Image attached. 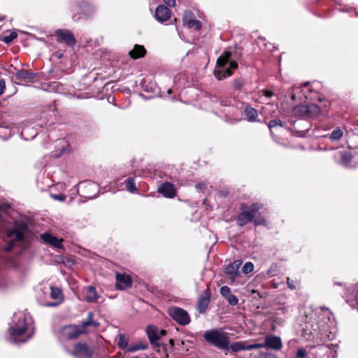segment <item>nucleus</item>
I'll list each match as a JSON object with an SVG mask.
<instances>
[{
	"label": "nucleus",
	"mask_w": 358,
	"mask_h": 358,
	"mask_svg": "<svg viewBox=\"0 0 358 358\" xmlns=\"http://www.w3.org/2000/svg\"><path fill=\"white\" fill-rule=\"evenodd\" d=\"M8 332V341L10 343L18 344L29 340L34 334L33 322L30 315L23 312L15 313Z\"/></svg>",
	"instance_id": "f257e3e1"
},
{
	"label": "nucleus",
	"mask_w": 358,
	"mask_h": 358,
	"mask_svg": "<svg viewBox=\"0 0 358 358\" xmlns=\"http://www.w3.org/2000/svg\"><path fill=\"white\" fill-rule=\"evenodd\" d=\"M315 338L324 341V338L334 339L338 331L334 317L329 308H318L315 310Z\"/></svg>",
	"instance_id": "f03ea898"
},
{
	"label": "nucleus",
	"mask_w": 358,
	"mask_h": 358,
	"mask_svg": "<svg viewBox=\"0 0 358 358\" xmlns=\"http://www.w3.org/2000/svg\"><path fill=\"white\" fill-rule=\"evenodd\" d=\"M94 314L92 312L88 313L87 318L80 325H69L64 327L62 329V334L68 338H76L78 336L84 334H88L92 330L96 329L99 323L93 320Z\"/></svg>",
	"instance_id": "7ed1b4c3"
},
{
	"label": "nucleus",
	"mask_w": 358,
	"mask_h": 358,
	"mask_svg": "<svg viewBox=\"0 0 358 358\" xmlns=\"http://www.w3.org/2000/svg\"><path fill=\"white\" fill-rule=\"evenodd\" d=\"M319 341L315 338V358H336L338 345L334 339L324 338Z\"/></svg>",
	"instance_id": "20e7f679"
},
{
	"label": "nucleus",
	"mask_w": 358,
	"mask_h": 358,
	"mask_svg": "<svg viewBox=\"0 0 358 358\" xmlns=\"http://www.w3.org/2000/svg\"><path fill=\"white\" fill-rule=\"evenodd\" d=\"M229 57L230 54L225 52L217 60L214 74L218 80L230 76L232 74V71L238 66L235 62L229 61Z\"/></svg>",
	"instance_id": "39448f33"
},
{
	"label": "nucleus",
	"mask_w": 358,
	"mask_h": 358,
	"mask_svg": "<svg viewBox=\"0 0 358 358\" xmlns=\"http://www.w3.org/2000/svg\"><path fill=\"white\" fill-rule=\"evenodd\" d=\"M203 338L206 342L219 349H229V341L228 334L223 332L222 329L207 331L203 334Z\"/></svg>",
	"instance_id": "423d86ee"
},
{
	"label": "nucleus",
	"mask_w": 358,
	"mask_h": 358,
	"mask_svg": "<svg viewBox=\"0 0 358 358\" xmlns=\"http://www.w3.org/2000/svg\"><path fill=\"white\" fill-rule=\"evenodd\" d=\"M27 229L24 224H20L15 226L12 229L8 230V245L5 247V250L7 252L12 250L15 241H22Z\"/></svg>",
	"instance_id": "0eeeda50"
},
{
	"label": "nucleus",
	"mask_w": 358,
	"mask_h": 358,
	"mask_svg": "<svg viewBox=\"0 0 358 358\" xmlns=\"http://www.w3.org/2000/svg\"><path fill=\"white\" fill-rule=\"evenodd\" d=\"M170 317L181 325H187L190 322V317L188 313L178 307H171L168 310Z\"/></svg>",
	"instance_id": "6e6552de"
},
{
	"label": "nucleus",
	"mask_w": 358,
	"mask_h": 358,
	"mask_svg": "<svg viewBox=\"0 0 358 358\" xmlns=\"http://www.w3.org/2000/svg\"><path fill=\"white\" fill-rule=\"evenodd\" d=\"M262 208L258 203L252 204L250 210H243L238 217V223L240 226H243L246 223L252 221L255 217L256 213Z\"/></svg>",
	"instance_id": "1a4fd4ad"
},
{
	"label": "nucleus",
	"mask_w": 358,
	"mask_h": 358,
	"mask_svg": "<svg viewBox=\"0 0 358 358\" xmlns=\"http://www.w3.org/2000/svg\"><path fill=\"white\" fill-rule=\"evenodd\" d=\"M340 164L347 168H355L358 165V155L352 151L341 152Z\"/></svg>",
	"instance_id": "9d476101"
},
{
	"label": "nucleus",
	"mask_w": 358,
	"mask_h": 358,
	"mask_svg": "<svg viewBox=\"0 0 358 358\" xmlns=\"http://www.w3.org/2000/svg\"><path fill=\"white\" fill-rule=\"evenodd\" d=\"M330 106L329 100L317 96V102H315V118L320 116L326 117Z\"/></svg>",
	"instance_id": "9b49d317"
},
{
	"label": "nucleus",
	"mask_w": 358,
	"mask_h": 358,
	"mask_svg": "<svg viewBox=\"0 0 358 358\" xmlns=\"http://www.w3.org/2000/svg\"><path fill=\"white\" fill-rule=\"evenodd\" d=\"M56 36L59 42L65 43L68 46H73L76 43L73 34L69 30H57Z\"/></svg>",
	"instance_id": "f8f14e48"
},
{
	"label": "nucleus",
	"mask_w": 358,
	"mask_h": 358,
	"mask_svg": "<svg viewBox=\"0 0 358 358\" xmlns=\"http://www.w3.org/2000/svg\"><path fill=\"white\" fill-rule=\"evenodd\" d=\"M146 332L150 343L153 345L157 343V341L166 333L165 330L159 329L155 326H148Z\"/></svg>",
	"instance_id": "ddd939ff"
},
{
	"label": "nucleus",
	"mask_w": 358,
	"mask_h": 358,
	"mask_svg": "<svg viewBox=\"0 0 358 358\" xmlns=\"http://www.w3.org/2000/svg\"><path fill=\"white\" fill-rule=\"evenodd\" d=\"M131 286V280L129 275L125 274L117 273L116 275V288L118 289H125Z\"/></svg>",
	"instance_id": "4468645a"
},
{
	"label": "nucleus",
	"mask_w": 358,
	"mask_h": 358,
	"mask_svg": "<svg viewBox=\"0 0 358 358\" xmlns=\"http://www.w3.org/2000/svg\"><path fill=\"white\" fill-rule=\"evenodd\" d=\"M170 17L171 12L167 7L163 5H159L157 6L155 10V17L159 22H165L168 20Z\"/></svg>",
	"instance_id": "2eb2a0df"
},
{
	"label": "nucleus",
	"mask_w": 358,
	"mask_h": 358,
	"mask_svg": "<svg viewBox=\"0 0 358 358\" xmlns=\"http://www.w3.org/2000/svg\"><path fill=\"white\" fill-rule=\"evenodd\" d=\"M264 345V348L280 350L282 348V342L279 337L268 336L266 337Z\"/></svg>",
	"instance_id": "dca6fc26"
},
{
	"label": "nucleus",
	"mask_w": 358,
	"mask_h": 358,
	"mask_svg": "<svg viewBox=\"0 0 358 358\" xmlns=\"http://www.w3.org/2000/svg\"><path fill=\"white\" fill-rule=\"evenodd\" d=\"M158 191L168 198H173L176 194L173 185L170 182H165L161 185L158 188Z\"/></svg>",
	"instance_id": "f3484780"
},
{
	"label": "nucleus",
	"mask_w": 358,
	"mask_h": 358,
	"mask_svg": "<svg viewBox=\"0 0 358 358\" xmlns=\"http://www.w3.org/2000/svg\"><path fill=\"white\" fill-rule=\"evenodd\" d=\"M242 264L241 260H236L231 263L225 269L226 273L230 275V278L234 281L238 275V269Z\"/></svg>",
	"instance_id": "a211bd4d"
},
{
	"label": "nucleus",
	"mask_w": 358,
	"mask_h": 358,
	"mask_svg": "<svg viewBox=\"0 0 358 358\" xmlns=\"http://www.w3.org/2000/svg\"><path fill=\"white\" fill-rule=\"evenodd\" d=\"M74 354L78 357H90L92 352L85 344L78 343L75 345Z\"/></svg>",
	"instance_id": "6ab92c4d"
},
{
	"label": "nucleus",
	"mask_w": 358,
	"mask_h": 358,
	"mask_svg": "<svg viewBox=\"0 0 358 358\" xmlns=\"http://www.w3.org/2000/svg\"><path fill=\"white\" fill-rule=\"evenodd\" d=\"M41 238L46 243H48L55 248H61L62 247V240L52 236L49 233H43L41 235Z\"/></svg>",
	"instance_id": "aec40b11"
},
{
	"label": "nucleus",
	"mask_w": 358,
	"mask_h": 358,
	"mask_svg": "<svg viewBox=\"0 0 358 358\" xmlns=\"http://www.w3.org/2000/svg\"><path fill=\"white\" fill-rule=\"evenodd\" d=\"M36 76V74L34 73H31L27 71V70H19L15 73V79L19 80H22L25 82H31L32 81Z\"/></svg>",
	"instance_id": "412c9836"
},
{
	"label": "nucleus",
	"mask_w": 358,
	"mask_h": 358,
	"mask_svg": "<svg viewBox=\"0 0 358 358\" xmlns=\"http://www.w3.org/2000/svg\"><path fill=\"white\" fill-rule=\"evenodd\" d=\"M146 53V50L143 45H135L133 50L129 51V55L134 59L143 57Z\"/></svg>",
	"instance_id": "4be33fe9"
},
{
	"label": "nucleus",
	"mask_w": 358,
	"mask_h": 358,
	"mask_svg": "<svg viewBox=\"0 0 358 358\" xmlns=\"http://www.w3.org/2000/svg\"><path fill=\"white\" fill-rule=\"evenodd\" d=\"M244 113L246 116L247 120L249 122L257 121L258 117V112L254 108H252L249 106H245L244 108Z\"/></svg>",
	"instance_id": "5701e85b"
},
{
	"label": "nucleus",
	"mask_w": 358,
	"mask_h": 358,
	"mask_svg": "<svg viewBox=\"0 0 358 358\" xmlns=\"http://www.w3.org/2000/svg\"><path fill=\"white\" fill-rule=\"evenodd\" d=\"M85 300L88 302H94L98 299V294L93 286H89L85 292Z\"/></svg>",
	"instance_id": "b1692460"
},
{
	"label": "nucleus",
	"mask_w": 358,
	"mask_h": 358,
	"mask_svg": "<svg viewBox=\"0 0 358 358\" xmlns=\"http://www.w3.org/2000/svg\"><path fill=\"white\" fill-rule=\"evenodd\" d=\"M210 298L208 296H201L199 298L197 308L200 313H204L209 304Z\"/></svg>",
	"instance_id": "393cba45"
},
{
	"label": "nucleus",
	"mask_w": 358,
	"mask_h": 358,
	"mask_svg": "<svg viewBox=\"0 0 358 358\" xmlns=\"http://www.w3.org/2000/svg\"><path fill=\"white\" fill-rule=\"evenodd\" d=\"M343 135V131L340 128L334 129L329 135V138L332 141H339Z\"/></svg>",
	"instance_id": "a878e982"
},
{
	"label": "nucleus",
	"mask_w": 358,
	"mask_h": 358,
	"mask_svg": "<svg viewBox=\"0 0 358 358\" xmlns=\"http://www.w3.org/2000/svg\"><path fill=\"white\" fill-rule=\"evenodd\" d=\"M50 290V296L52 299L59 301L62 300V292L59 288L51 286Z\"/></svg>",
	"instance_id": "bb28decb"
},
{
	"label": "nucleus",
	"mask_w": 358,
	"mask_h": 358,
	"mask_svg": "<svg viewBox=\"0 0 358 358\" xmlns=\"http://www.w3.org/2000/svg\"><path fill=\"white\" fill-rule=\"evenodd\" d=\"M147 348L148 345L146 344L138 343L129 346L127 349V352H134L140 350H145Z\"/></svg>",
	"instance_id": "cd10ccee"
},
{
	"label": "nucleus",
	"mask_w": 358,
	"mask_h": 358,
	"mask_svg": "<svg viewBox=\"0 0 358 358\" xmlns=\"http://www.w3.org/2000/svg\"><path fill=\"white\" fill-rule=\"evenodd\" d=\"M126 189L127 191L131 193H134L137 190L134 180L133 178H129L126 180Z\"/></svg>",
	"instance_id": "c85d7f7f"
},
{
	"label": "nucleus",
	"mask_w": 358,
	"mask_h": 358,
	"mask_svg": "<svg viewBox=\"0 0 358 358\" xmlns=\"http://www.w3.org/2000/svg\"><path fill=\"white\" fill-rule=\"evenodd\" d=\"M117 345L121 349H126L128 345V338L123 334H120L117 340Z\"/></svg>",
	"instance_id": "c756f323"
},
{
	"label": "nucleus",
	"mask_w": 358,
	"mask_h": 358,
	"mask_svg": "<svg viewBox=\"0 0 358 358\" xmlns=\"http://www.w3.org/2000/svg\"><path fill=\"white\" fill-rule=\"evenodd\" d=\"M187 27L194 30H199L201 27V23L200 21L193 19L190 22H187Z\"/></svg>",
	"instance_id": "7c9ffc66"
},
{
	"label": "nucleus",
	"mask_w": 358,
	"mask_h": 358,
	"mask_svg": "<svg viewBox=\"0 0 358 358\" xmlns=\"http://www.w3.org/2000/svg\"><path fill=\"white\" fill-rule=\"evenodd\" d=\"M309 112V108L307 106H300L294 108V113L296 115H304Z\"/></svg>",
	"instance_id": "2f4dec72"
},
{
	"label": "nucleus",
	"mask_w": 358,
	"mask_h": 358,
	"mask_svg": "<svg viewBox=\"0 0 358 358\" xmlns=\"http://www.w3.org/2000/svg\"><path fill=\"white\" fill-rule=\"evenodd\" d=\"M233 352H237L244 350V343L236 342L233 343L229 346Z\"/></svg>",
	"instance_id": "473e14b6"
},
{
	"label": "nucleus",
	"mask_w": 358,
	"mask_h": 358,
	"mask_svg": "<svg viewBox=\"0 0 358 358\" xmlns=\"http://www.w3.org/2000/svg\"><path fill=\"white\" fill-rule=\"evenodd\" d=\"M268 127L270 129L271 133L272 134L273 128L279 126L280 127H282V122L280 120H272L268 123Z\"/></svg>",
	"instance_id": "72a5a7b5"
},
{
	"label": "nucleus",
	"mask_w": 358,
	"mask_h": 358,
	"mask_svg": "<svg viewBox=\"0 0 358 358\" xmlns=\"http://www.w3.org/2000/svg\"><path fill=\"white\" fill-rule=\"evenodd\" d=\"M253 269H254L253 264L251 262H246L244 264V266L242 268V271H243V273L248 274V273H250L251 271H252Z\"/></svg>",
	"instance_id": "f704fd0d"
},
{
	"label": "nucleus",
	"mask_w": 358,
	"mask_h": 358,
	"mask_svg": "<svg viewBox=\"0 0 358 358\" xmlns=\"http://www.w3.org/2000/svg\"><path fill=\"white\" fill-rule=\"evenodd\" d=\"M192 13L190 11L186 10L185 11L182 17L183 24L187 26V22H190L192 18Z\"/></svg>",
	"instance_id": "c9c22d12"
},
{
	"label": "nucleus",
	"mask_w": 358,
	"mask_h": 358,
	"mask_svg": "<svg viewBox=\"0 0 358 358\" xmlns=\"http://www.w3.org/2000/svg\"><path fill=\"white\" fill-rule=\"evenodd\" d=\"M227 299L228 303L231 306H236L238 303V299L235 295L230 294L227 296Z\"/></svg>",
	"instance_id": "e433bc0d"
},
{
	"label": "nucleus",
	"mask_w": 358,
	"mask_h": 358,
	"mask_svg": "<svg viewBox=\"0 0 358 358\" xmlns=\"http://www.w3.org/2000/svg\"><path fill=\"white\" fill-rule=\"evenodd\" d=\"M230 292H231V289L229 287L227 286H222L221 288H220V294L227 298V296L229 295H230Z\"/></svg>",
	"instance_id": "4c0bfd02"
},
{
	"label": "nucleus",
	"mask_w": 358,
	"mask_h": 358,
	"mask_svg": "<svg viewBox=\"0 0 358 358\" xmlns=\"http://www.w3.org/2000/svg\"><path fill=\"white\" fill-rule=\"evenodd\" d=\"M17 36V34L16 32H12L9 36H7L4 38V42L6 43H9L12 42L15 38H16Z\"/></svg>",
	"instance_id": "58836bf2"
},
{
	"label": "nucleus",
	"mask_w": 358,
	"mask_h": 358,
	"mask_svg": "<svg viewBox=\"0 0 358 358\" xmlns=\"http://www.w3.org/2000/svg\"><path fill=\"white\" fill-rule=\"evenodd\" d=\"M84 187L89 190H96L97 189L96 184L92 182H85L84 184Z\"/></svg>",
	"instance_id": "ea45409f"
},
{
	"label": "nucleus",
	"mask_w": 358,
	"mask_h": 358,
	"mask_svg": "<svg viewBox=\"0 0 358 358\" xmlns=\"http://www.w3.org/2000/svg\"><path fill=\"white\" fill-rule=\"evenodd\" d=\"M287 286L290 289L293 290V289H296V285H294V282L293 280H292L289 278H287Z\"/></svg>",
	"instance_id": "a19ab883"
},
{
	"label": "nucleus",
	"mask_w": 358,
	"mask_h": 358,
	"mask_svg": "<svg viewBox=\"0 0 358 358\" xmlns=\"http://www.w3.org/2000/svg\"><path fill=\"white\" fill-rule=\"evenodd\" d=\"M52 197L56 200H59L61 201H64L66 199V196L63 194H52Z\"/></svg>",
	"instance_id": "79ce46f5"
},
{
	"label": "nucleus",
	"mask_w": 358,
	"mask_h": 358,
	"mask_svg": "<svg viewBox=\"0 0 358 358\" xmlns=\"http://www.w3.org/2000/svg\"><path fill=\"white\" fill-rule=\"evenodd\" d=\"M242 82L239 80H236L234 82V87L235 89L240 90L242 87Z\"/></svg>",
	"instance_id": "37998d69"
},
{
	"label": "nucleus",
	"mask_w": 358,
	"mask_h": 358,
	"mask_svg": "<svg viewBox=\"0 0 358 358\" xmlns=\"http://www.w3.org/2000/svg\"><path fill=\"white\" fill-rule=\"evenodd\" d=\"M5 81L3 80H0V95H1L5 90Z\"/></svg>",
	"instance_id": "c03bdc74"
},
{
	"label": "nucleus",
	"mask_w": 358,
	"mask_h": 358,
	"mask_svg": "<svg viewBox=\"0 0 358 358\" xmlns=\"http://www.w3.org/2000/svg\"><path fill=\"white\" fill-rule=\"evenodd\" d=\"M163 1L169 6H174L176 4L175 0H163Z\"/></svg>",
	"instance_id": "a18cd8bd"
},
{
	"label": "nucleus",
	"mask_w": 358,
	"mask_h": 358,
	"mask_svg": "<svg viewBox=\"0 0 358 358\" xmlns=\"http://www.w3.org/2000/svg\"><path fill=\"white\" fill-rule=\"evenodd\" d=\"M264 95L268 98H270L273 95V92L269 90H264Z\"/></svg>",
	"instance_id": "49530a36"
},
{
	"label": "nucleus",
	"mask_w": 358,
	"mask_h": 358,
	"mask_svg": "<svg viewBox=\"0 0 358 358\" xmlns=\"http://www.w3.org/2000/svg\"><path fill=\"white\" fill-rule=\"evenodd\" d=\"M306 355V352L303 350H299L297 352V356L299 357L303 358Z\"/></svg>",
	"instance_id": "de8ad7c7"
},
{
	"label": "nucleus",
	"mask_w": 358,
	"mask_h": 358,
	"mask_svg": "<svg viewBox=\"0 0 358 358\" xmlns=\"http://www.w3.org/2000/svg\"><path fill=\"white\" fill-rule=\"evenodd\" d=\"M253 349L264 348V343L252 344Z\"/></svg>",
	"instance_id": "09e8293b"
},
{
	"label": "nucleus",
	"mask_w": 358,
	"mask_h": 358,
	"mask_svg": "<svg viewBox=\"0 0 358 358\" xmlns=\"http://www.w3.org/2000/svg\"><path fill=\"white\" fill-rule=\"evenodd\" d=\"M254 222L256 225L264 224V220L262 218H255Z\"/></svg>",
	"instance_id": "8fccbe9b"
},
{
	"label": "nucleus",
	"mask_w": 358,
	"mask_h": 358,
	"mask_svg": "<svg viewBox=\"0 0 358 358\" xmlns=\"http://www.w3.org/2000/svg\"><path fill=\"white\" fill-rule=\"evenodd\" d=\"M253 349V347L252 345H245L244 344V350H252Z\"/></svg>",
	"instance_id": "3c124183"
},
{
	"label": "nucleus",
	"mask_w": 358,
	"mask_h": 358,
	"mask_svg": "<svg viewBox=\"0 0 358 358\" xmlns=\"http://www.w3.org/2000/svg\"><path fill=\"white\" fill-rule=\"evenodd\" d=\"M252 293H257V294H258V295H259V297H262V296H261L260 293H259V292H258L257 290L252 289Z\"/></svg>",
	"instance_id": "603ef678"
},
{
	"label": "nucleus",
	"mask_w": 358,
	"mask_h": 358,
	"mask_svg": "<svg viewBox=\"0 0 358 358\" xmlns=\"http://www.w3.org/2000/svg\"><path fill=\"white\" fill-rule=\"evenodd\" d=\"M169 343H170V344H171V345H174V341H173V339H170Z\"/></svg>",
	"instance_id": "864d4df0"
},
{
	"label": "nucleus",
	"mask_w": 358,
	"mask_h": 358,
	"mask_svg": "<svg viewBox=\"0 0 358 358\" xmlns=\"http://www.w3.org/2000/svg\"><path fill=\"white\" fill-rule=\"evenodd\" d=\"M95 194H93V195H88L87 197L90 198V199H92L94 197H95Z\"/></svg>",
	"instance_id": "5fc2aeb1"
},
{
	"label": "nucleus",
	"mask_w": 358,
	"mask_h": 358,
	"mask_svg": "<svg viewBox=\"0 0 358 358\" xmlns=\"http://www.w3.org/2000/svg\"><path fill=\"white\" fill-rule=\"evenodd\" d=\"M308 85V83H304L303 87H306Z\"/></svg>",
	"instance_id": "6e6d98bb"
},
{
	"label": "nucleus",
	"mask_w": 358,
	"mask_h": 358,
	"mask_svg": "<svg viewBox=\"0 0 358 358\" xmlns=\"http://www.w3.org/2000/svg\"><path fill=\"white\" fill-rule=\"evenodd\" d=\"M168 93H169V94H171V90H168Z\"/></svg>",
	"instance_id": "4d7b16f0"
},
{
	"label": "nucleus",
	"mask_w": 358,
	"mask_h": 358,
	"mask_svg": "<svg viewBox=\"0 0 358 358\" xmlns=\"http://www.w3.org/2000/svg\"><path fill=\"white\" fill-rule=\"evenodd\" d=\"M55 305H56L55 303H50L48 306H55Z\"/></svg>",
	"instance_id": "13d9d810"
},
{
	"label": "nucleus",
	"mask_w": 358,
	"mask_h": 358,
	"mask_svg": "<svg viewBox=\"0 0 358 358\" xmlns=\"http://www.w3.org/2000/svg\"><path fill=\"white\" fill-rule=\"evenodd\" d=\"M196 188H200L199 185H196Z\"/></svg>",
	"instance_id": "bf43d9fd"
},
{
	"label": "nucleus",
	"mask_w": 358,
	"mask_h": 358,
	"mask_svg": "<svg viewBox=\"0 0 358 358\" xmlns=\"http://www.w3.org/2000/svg\"><path fill=\"white\" fill-rule=\"evenodd\" d=\"M196 188H200L199 185H196Z\"/></svg>",
	"instance_id": "052dcab7"
},
{
	"label": "nucleus",
	"mask_w": 358,
	"mask_h": 358,
	"mask_svg": "<svg viewBox=\"0 0 358 358\" xmlns=\"http://www.w3.org/2000/svg\"><path fill=\"white\" fill-rule=\"evenodd\" d=\"M24 132H25V130H23L22 134H24Z\"/></svg>",
	"instance_id": "680f3d73"
},
{
	"label": "nucleus",
	"mask_w": 358,
	"mask_h": 358,
	"mask_svg": "<svg viewBox=\"0 0 358 358\" xmlns=\"http://www.w3.org/2000/svg\"><path fill=\"white\" fill-rule=\"evenodd\" d=\"M132 358H138V357H132Z\"/></svg>",
	"instance_id": "e2e57ef3"
},
{
	"label": "nucleus",
	"mask_w": 358,
	"mask_h": 358,
	"mask_svg": "<svg viewBox=\"0 0 358 358\" xmlns=\"http://www.w3.org/2000/svg\"><path fill=\"white\" fill-rule=\"evenodd\" d=\"M357 124H358V120H357Z\"/></svg>",
	"instance_id": "0e129e2a"
}]
</instances>
